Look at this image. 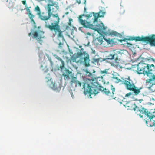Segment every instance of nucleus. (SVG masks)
<instances>
[{
  "mask_svg": "<svg viewBox=\"0 0 155 155\" xmlns=\"http://www.w3.org/2000/svg\"><path fill=\"white\" fill-rule=\"evenodd\" d=\"M76 87L77 86L81 87V83H80L79 81H77L76 83L75 84Z\"/></svg>",
  "mask_w": 155,
  "mask_h": 155,
  "instance_id": "nucleus-21",
  "label": "nucleus"
},
{
  "mask_svg": "<svg viewBox=\"0 0 155 155\" xmlns=\"http://www.w3.org/2000/svg\"><path fill=\"white\" fill-rule=\"evenodd\" d=\"M48 68H46V70L45 71V72H46V71H48Z\"/></svg>",
  "mask_w": 155,
  "mask_h": 155,
  "instance_id": "nucleus-38",
  "label": "nucleus"
},
{
  "mask_svg": "<svg viewBox=\"0 0 155 155\" xmlns=\"http://www.w3.org/2000/svg\"><path fill=\"white\" fill-rule=\"evenodd\" d=\"M68 24L69 25H70V26H71V22H69V23H68Z\"/></svg>",
  "mask_w": 155,
  "mask_h": 155,
  "instance_id": "nucleus-32",
  "label": "nucleus"
},
{
  "mask_svg": "<svg viewBox=\"0 0 155 155\" xmlns=\"http://www.w3.org/2000/svg\"><path fill=\"white\" fill-rule=\"evenodd\" d=\"M15 1H16V0H14Z\"/></svg>",
  "mask_w": 155,
  "mask_h": 155,
  "instance_id": "nucleus-47",
  "label": "nucleus"
},
{
  "mask_svg": "<svg viewBox=\"0 0 155 155\" xmlns=\"http://www.w3.org/2000/svg\"><path fill=\"white\" fill-rule=\"evenodd\" d=\"M97 32H99L97 30Z\"/></svg>",
  "mask_w": 155,
  "mask_h": 155,
  "instance_id": "nucleus-43",
  "label": "nucleus"
},
{
  "mask_svg": "<svg viewBox=\"0 0 155 155\" xmlns=\"http://www.w3.org/2000/svg\"><path fill=\"white\" fill-rule=\"evenodd\" d=\"M34 11L36 12V15L38 16L39 19L45 22V25L46 22L48 23L47 21L51 17L48 14L47 12H42L38 5H37L35 7Z\"/></svg>",
  "mask_w": 155,
  "mask_h": 155,
  "instance_id": "nucleus-9",
  "label": "nucleus"
},
{
  "mask_svg": "<svg viewBox=\"0 0 155 155\" xmlns=\"http://www.w3.org/2000/svg\"><path fill=\"white\" fill-rule=\"evenodd\" d=\"M57 2H52V4H48L45 8L47 11L48 14L52 18L50 20V24L46 22L45 27L49 29L52 31H54L53 35L54 36H57L58 38H61L63 40H64V38L63 34L64 31H62L60 29V26L59 25L60 18L58 14H54V8L53 6L56 5Z\"/></svg>",
  "mask_w": 155,
  "mask_h": 155,
  "instance_id": "nucleus-2",
  "label": "nucleus"
},
{
  "mask_svg": "<svg viewBox=\"0 0 155 155\" xmlns=\"http://www.w3.org/2000/svg\"><path fill=\"white\" fill-rule=\"evenodd\" d=\"M103 38L107 42L108 44H110L111 42L113 41V39H110V38H108L107 39L105 38V36L103 35H101V36H99L97 38L96 40L98 41L99 43H100V44H102L103 41Z\"/></svg>",
  "mask_w": 155,
  "mask_h": 155,
  "instance_id": "nucleus-13",
  "label": "nucleus"
},
{
  "mask_svg": "<svg viewBox=\"0 0 155 155\" xmlns=\"http://www.w3.org/2000/svg\"><path fill=\"white\" fill-rule=\"evenodd\" d=\"M31 7H28L26 8V11L28 12V16L31 19V21L34 22V23H35L34 20L33 19L35 17L34 15H33L32 13H31V10H30L29 8H30Z\"/></svg>",
  "mask_w": 155,
  "mask_h": 155,
  "instance_id": "nucleus-14",
  "label": "nucleus"
},
{
  "mask_svg": "<svg viewBox=\"0 0 155 155\" xmlns=\"http://www.w3.org/2000/svg\"><path fill=\"white\" fill-rule=\"evenodd\" d=\"M63 44L61 42H60L59 44V47L60 48H61Z\"/></svg>",
  "mask_w": 155,
  "mask_h": 155,
  "instance_id": "nucleus-30",
  "label": "nucleus"
},
{
  "mask_svg": "<svg viewBox=\"0 0 155 155\" xmlns=\"http://www.w3.org/2000/svg\"><path fill=\"white\" fill-rule=\"evenodd\" d=\"M84 12L85 13L84 15H86V14H89V13L88 12L86 11V7H85L84 8Z\"/></svg>",
  "mask_w": 155,
  "mask_h": 155,
  "instance_id": "nucleus-29",
  "label": "nucleus"
},
{
  "mask_svg": "<svg viewBox=\"0 0 155 155\" xmlns=\"http://www.w3.org/2000/svg\"><path fill=\"white\" fill-rule=\"evenodd\" d=\"M69 13V12H66L65 13V14L66 15H67Z\"/></svg>",
  "mask_w": 155,
  "mask_h": 155,
  "instance_id": "nucleus-34",
  "label": "nucleus"
},
{
  "mask_svg": "<svg viewBox=\"0 0 155 155\" xmlns=\"http://www.w3.org/2000/svg\"><path fill=\"white\" fill-rule=\"evenodd\" d=\"M81 28H79V29H80Z\"/></svg>",
  "mask_w": 155,
  "mask_h": 155,
  "instance_id": "nucleus-46",
  "label": "nucleus"
},
{
  "mask_svg": "<svg viewBox=\"0 0 155 155\" xmlns=\"http://www.w3.org/2000/svg\"><path fill=\"white\" fill-rule=\"evenodd\" d=\"M154 60H155V59L153 60V61H155Z\"/></svg>",
  "mask_w": 155,
  "mask_h": 155,
  "instance_id": "nucleus-44",
  "label": "nucleus"
},
{
  "mask_svg": "<svg viewBox=\"0 0 155 155\" xmlns=\"http://www.w3.org/2000/svg\"><path fill=\"white\" fill-rule=\"evenodd\" d=\"M50 77H49L47 79V80H48V81H49V80H50Z\"/></svg>",
  "mask_w": 155,
  "mask_h": 155,
  "instance_id": "nucleus-39",
  "label": "nucleus"
},
{
  "mask_svg": "<svg viewBox=\"0 0 155 155\" xmlns=\"http://www.w3.org/2000/svg\"><path fill=\"white\" fill-rule=\"evenodd\" d=\"M93 15L94 17V22H95L97 21L98 18L100 17L98 13H94V12H90L89 14L86 15H81L78 18V20L79 23L80 24L82 25L83 27L86 28H92L93 25L92 24H91L90 22L87 21L85 20H84L83 19V16L86 17L87 19L91 17L92 15Z\"/></svg>",
  "mask_w": 155,
  "mask_h": 155,
  "instance_id": "nucleus-4",
  "label": "nucleus"
},
{
  "mask_svg": "<svg viewBox=\"0 0 155 155\" xmlns=\"http://www.w3.org/2000/svg\"><path fill=\"white\" fill-rule=\"evenodd\" d=\"M13 2H9V4L7 6L9 8H12L13 7Z\"/></svg>",
  "mask_w": 155,
  "mask_h": 155,
  "instance_id": "nucleus-22",
  "label": "nucleus"
},
{
  "mask_svg": "<svg viewBox=\"0 0 155 155\" xmlns=\"http://www.w3.org/2000/svg\"><path fill=\"white\" fill-rule=\"evenodd\" d=\"M126 107L128 110H134L136 113H140L142 107H138L136 105L134 102L133 101H129L126 105Z\"/></svg>",
  "mask_w": 155,
  "mask_h": 155,
  "instance_id": "nucleus-11",
  "label": "nucleus"
},
{
  "mask_svg": "<svg viewBox=\"0 0 155 155\" xmlns=\"http://www.w3.org/2000/svg\"><path fill=\"white\" fill-rule=\"evenodd\" d=\"M76 2L78 4H80L82 3L83 4H85L86 0H76Z\"/></svg>",
  "mask_w": 155,
  "mask_h": 155,
  "instance_id": "nucleus-19",
  "label": "nucleus"
},
{
  "mask_svg": "<svg viewBox=\"0 0 155 155\" xmlns=\"http://www.w3.org/2000/svg\"><path fill=\"white\" fill-rule=\"evenodd\" d=\"M139 114L141 117H143L142 116H140L141 114H144L149 118L148 121H146L147 124H149L150 126L154 125L155 121L153 119L155 118V109L151 110L148 111L147 109L142 107Z\"/></svg>",
  "mask_w": 155,
  "mask_h": 155,
  "instance_id": "nucleus-5",
  "label": "nucleus"
},
{
  "mask_svg": "<svg viewBox=\"0 0 155 155\" xmlns=\"http://www.w3.org/2000/svg\"><path fill=\"white\" fill-rule=\"evenodd\" d=\"M100 77L93 78L91 79H87L83 85V88L84 89L85 94L89 95L90 98H92L91 94H97L100 90H102L103 92L106 95L109 96L110 99H115V88L111 85L110 89L103 88L101 86L98 79L100 80Z\"/></svg>",
  "mask_w": 155,
  "mask_h": 155,
  "instance_id": "nucleus-1",
  "label": "nucleus"
},
{
  "mask_svg": "<svg viewBox=\"0 0 155 155\" xmlns=\"http://www.w3.org/2000/svg\"><path fill=\"white\" fill-rule=\"evenodd\" d=\"M87 76H91L92 75V73L88 71H87Z\"/></svg>",
  "mask_w": 155,
  "mask_h": 155,
  "instance_id": "nucleus-27",
  "label": "nucleus"
},
{
  "mask_svg": "<svg viewBox=\"0 0 155 155\" xmlns=\"http://www.w3.org/2000/svg\"><path fill=\"white\" fill-rule=\"evenodd\" d=\"M22 3L23 4L25 5V7L27 6V5L26 4V1L25 0L24 1H22Z\"/></svg>",
  "mask_w": 155,
  "mask_h": 155,
  "instance_id": "nucleus-28",
  "label": "nucleus"
},
{
  "mask_svg": "<svg viewBox=\"0 0 155 155\" xmlns=\"http://www.w3.org/2000/svg\"><path fill=\"white\" fill-rule=\"evenodd\" d=\"M121 53L119 51H114L112 52H108L105 56L106 58L103 59V61H107V60H112L115 59V63L117 65L119 63L120 57Z\"/></svg>",
  "mask_w": 155,
  "mask_h": 155,
  "instance_id": "nucleus-8",
  "label": "nucleus"
},
{
  "mask_svg": "<svg viewBox=\"0 0 155 155\" xmlns=\"http://www.w3.org/2000/svg\"><path fill=\"white\" fill-rule=\"evenodd\" d=\"M130 40L136 41H141L147 43H149L151 46H155V35L152 34L150 36L144 37H133L130 38Z\"/></svg>",
  "mask_w": 155,
  "mask_h": 155,
  "instance_id": "nucleus-6",
  "label": "nucleus"
},
{
  "mask_svg": "<svg viewBox=\"0 0 155 155\" xmlns=\"http://www.w3.org/2000/svg\"><path fill=\"white\" fill-rule=\"evenodd\" d=\"M51 64H52V62L51 61Z\"/></svg>",
  "mask_w": 155,
  "mask_h": 155,
  "instance_id": "nucleus-42",
  "label": "nucleus"
},
{
  "mask_svg": "<svg viewBox=\"0 0 155 155\" xmlns=\"http://www.w3.org/2000/svg\"><path fill=\"white\" fill-rule=\"evenodd\" d=\"M101 25L102 26H101V28H100V29L102 31L105 30L106 28L104 26L103 23H101Z\"/></svg>",
  "mask_w": 155,
  "mask_h": 155,
  "instance_id": "nucleus-23",
  "label": "nucleus"
},
{
  "mask_svg": "<svg viewBox=\"0 0 155 155\" xmlns=\"http://www.w3.org/2000/svg\"><path fill=\"white\" fill-rule=\"evenodd\" d=\"M113 79H116V80H118V81L119 82L120 81V79H118V78L116 77H113Z\"/></svg>",
  "mask_w": 155,
  "mask_h": 155,
  "instance_id": "nucleus-31",
  "label": "nucleus"
},
{
  "mask_svg": "<svg viewBox=\"0 0 155 155\" xmlns=\"http://www.w3.org/2000/svg\"><path fill=\"white\" fill-rule=\"evenodd\" d=\"M77 55L78 56H80L82 55H84V63L86 66H88L90 65L89 64V55L86 54L85 52L82 53L81 52H80L79 53H77Z\"/></svg>",
  "mask_w": 155,
  "mask_h": 155,
  "instance_id": "nucleus-12",
  "label": "nucleus"
},
{
  "mask_svg": "<svg viewBox=\"0 0 155 155\" xmlns=\"http://www.w3.org/2000/svg\"><path fill=\"white\" fill-rule=\"evenodd\" d=\"M136 71L138 74L146 75L150 81H155V67L153 64L150 65L143 62L139 63Z\"/></svg>",
  "mask_w": 155,
  "mask_h": 155,
  "instance_id": "nucleus-3",
  "label": "nucleus"
},
{
  "mask_svg": "<svg viewBox=\"0 0 155 155\" xmlns=\"http://www.w3.org/2000/svg\"><path fill=\"white\" fill-rule=\"evenodd\" d=\"M122 84L125 85L127 90L133 92L135 95L137 96L139 95L141 92V90L142 89V87L138 88L136 87L132 81L124 80L123 81Z\"/></svg>",
  "mask_w": 155,
  "mask_h": 155,
  "instance_id": "nucleus-7",
  "label": "nucleus"
},
{
  "mask_svg": "<svg viewBox=\"0 0 155 155\" xmlns=\"http://www.w3.org/2000/svg\"><path fill=\"white\" fill-rule=\"evenodd\" d=\"M101 78L102 79H103V76H101Z\"/></svg>",
  "mask_w": 155,
  "mask_h": 155,
  "instance_id": "nucleus-41",
  "label": "nucleus"
},
{
  "mask_svg": "<svg viewBox=\"0 0 155 155\" xmlns=\"http://www.w3.org/2000/svg\"><path fill=\"white\" fill-rule=\"evenodd\" d=\"M132 94V93H131V92H130L126 94L125 95V97H129V96H131Z\"/></svg>",
  "mask_w": 155,
  "mask_h": 155,
  "instance_id": "nucleus-25",
  "label": "nucleus"
},
{
  "mask_svg": "<svg viewBox=\"0 0 155 155\" xmlns=\"http://www.w3.org/2000/svg\"><path fill=\"white\" fill-rule=\"evenodd\" d=\"M77 78L74 77L72 78L71 82V85H73V84H75L76 83V82L77 81Z\"/></svg>",
  "mask_w": 155,
  "mask_h": 155,
  "instance_id": "nucleus-18",
  "label": "nucleus"
},
{
  "mask_svg": "<svg viewBox=\"0 0 155 155\" xmlns=\"http://www.w3.org/2000/svg\"><path fill=\"white\" fill-rule=\"evenodd\" d=\"M34 28H37V26L36 25H34Z\"/></svg>",
  "mask_w": 155,
  "mask_h": 155,
  "instance_id": "nucleus-37",
  "label": "nucleus"
},
{
  "mask_svg": "<svg viewBox=\"0 0 155 155\" xmlns=\"http://www.w3.org/2000/svg\"><path fill=\"white\" fill-rule=\"evenodd\" d=\"M124 41V40H118V41H120V42H122V41Z\"/></svg>",
  "mask_w": 155,
  "mask_h": 155,
  "instance_id": "nucleus-36",
  "label": "nucleus"
},
{
  "mask_svg": "<svg viewBox=\"0 0 155 155\" xmlns=\"http://www.w3.org/2000/svg\"><path fill=\"white\" fill-rule=\"evenodd\" d=\"M106 34H107L108 35H111V36L114 35L115 36H118L119 35V34L115 31H111L108 32H106Z\"/></svg>",
  "mask_w": 155,
  "mask_h": 155,
  "instance_id": "nucleus-16",
  "label": "nucleus"
},
{
  "mask_svg": "<svg viewBox=\"0 0 155 155\" xmlns=\"http://www.w3.org/2000/svg\"><path fill=\"white\" fill-rule=\"evenodd\" d=\"M73 21V20L71 18H70L69 19V21L71 22Z\"/></svg>",
  "mask_w": 155,
  "mask_h": 155,
  "instance_id": "nucleus-33",
  "label": "nucleus"
},
{
  "mask_svg": "<svg viewBox=\"0 0 155 155\" xmlns=\"http://www.w3.org/2000/svg\"><path fill=\"white\" fill-rule=\"evenodd\" d=\"M58 60L61 61L62 63V65H61L60 66V68L61 69H62L64 67L65 63L63 61V60L60 58L59 56H56L55 57Z\"/></svg>",
  "mask_w": 155,
  "mask_h": 155,
  "instance_id": "nucleus-15",
  "label": "nucleus"
},
{
  "mask_svg": "<svg viewBox=\"0 0 155 155\" xmlns=\"http://www.w3.org/2000/svg\"><path fill=\"white\" fill-rule=\"evenodd\" d=\"M48 75L50 76V74H48Z\"/></svg>",
  "mask_w": 155,
  "mask_h": 155,
  "instance_id": "nucleus-45",
  "label": "nucleus"
},
{
  "mask_svg": "<svg viewBox=\"0 0 155 155\" xmlns=\"http://www.w3.org/2000/svg\"><path fill=\"white\" fill-rule=\"evenodd\" d=\"M93 62L98 63L99 61V58H94L93 59Z\"/></svg>",
  "mask_w": 155,
  "mask_h": 155,
  "instance_id": "nucleus-24",
  "label": "nucleus"
},
{
  "mask_svg": "<svg viewBox=\"0 0 155 155\" xmlns=\"http://www.w3.org/2000/svg\"><path fill=\"white\" fill-rule=\"evenodd\" d=\"M41 28V27L40 26H38V28L39 29L40 28Z\"/></svg>",
  "mask_w": 155,
  "mask_h": 155,
  "instance_id": "nucleus-40",
  "label": "nucleus"
},
{
  "mask_svg": "<svg viewBox=\"0 0 155 155\" xmlns=\"http://www.w3.org/2000/svg\"><path fill=\"white\" fill-rule=\"evenodd\" d=\"M100 73L102 74H107L108 73V70L106 69L103 71H101Z\"/></svg>",
  "mask_w": 155,
  "mask_h": 155,
  "instance_id": "nucleus-20",
  "label": "nucleus"
},
{
  "mask_svg": "<svg viewBox=\"0 0 155 155\" xmlns=\"http://www.w3.org/2000/svg\"><path fill=\"white\" fill-rule=\"evenodd\" d=\"M87 35H91L90 33H89V32H87Z\"/></svg>",
  "mask_w": 155,
  "mask_h": 155,
  "instance_id": "nucleus-35",
  "label": "nucleus"
},
{
  "mask_svg": "<svg viewBox=\"0 0 155 155\" xmlns=\"http://www.w3.org/2000/svg\"><path fill=\"white\" fill-rule=\"evenodd\" d=\"M51 84L52 85V87L54 89H56L57 88V87L56 86H55V84L52 83H51Z\"/></svg>",
  "mask_w": 155,
  "mask_h": 155,
  "instance_id": "nucleus-26",
  "label": "nucleus"
},
{
  "mask_svg": "<svg viewBox=\"0 0 155 155\" xmlns=\"http://www.w3.org/2000/svg\"><path fill=\"white\" fill-rule=\"evenodd\" d=\"M98 13L100 17H103L105 14V12L102 10H101Z\"/></svg>",
  "mask_w": 155,
  "mask_h": 155,
  "instance_id": "nucleus-17",
  "label": "nucleus"
},
{
  "mask_svg": "<svg viewBox=\"0 0 155 155\" xmlns=\"http://www.w3.org/2000/svg\"><path fill=\"white\" fill-rule=\"evenodd\" d=\"M44 32L40 30L31 31L28 34L29 36H32L33 35V37L35 39L38 43L42 44L43 42V39L45 38V37L44 35Z\"/></svg>",
  "mask_w": 155,
  "mask_h": 155,
  "instance_id": "nucleus-10",
  "label": "nucleus"
}]
</instances>
